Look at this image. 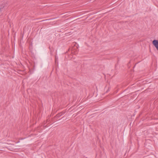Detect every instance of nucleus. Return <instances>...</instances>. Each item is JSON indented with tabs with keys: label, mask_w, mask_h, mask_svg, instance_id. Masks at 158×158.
Wrapping results in <instances>:
<instances>
[{
	"label": "nucleus",
	"mask_w": 158,
	"mask_h": 158,
	"mask_svg": "<svg viewBox=\"0 0 158 158\" xmlns=\"http://www.w3.org/2000/svg\"><path fill=\"white\" fill-rule=\"evenodd\" d=\"M152 44L158 51V40H154L152 41Z\"/></svg>",
	"instance_id": "nucleus-1"
}]
</instances>
